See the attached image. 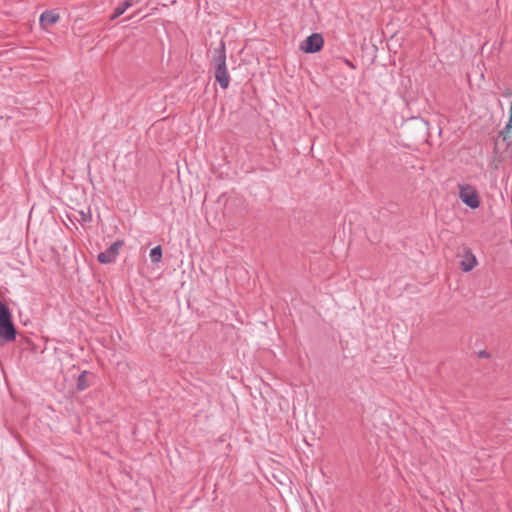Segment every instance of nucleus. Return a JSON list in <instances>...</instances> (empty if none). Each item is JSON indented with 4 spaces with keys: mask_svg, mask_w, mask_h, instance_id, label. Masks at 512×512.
<instances>
[{
    "mask_svg": "<svg viewBox=\"0 0 512 512\" xmlns=\"http://www.w3.org/2000/svg\"><path fill=\"white\" fill-rule=\"evenodd\" d=\"M16 328L9 307L0 300V347L16 339Z\"/></svg>",
    "mask_w": 512,
    "mask_h": 512,
    "instance_id": "obj_2",
    "label": "nucleus"
},
{
    "mask_svg": "<svg viewBox=\"0 0 512 512\" xmlns=\"http://www.w3.org/2000/svg\"><path fill=\"white\" fill-rule=\"evenodd\" d=\"M213 63L216 82L222 89H227L230 84V75L226 66V50L223 41H221L219 47L214 50Z\"/></svg>",
    "mask_w": 512,
    "mask_h": 512,
    "instance_id": "obj_1",
    "label": "nucleus"
},
{
    "mask_svg": "<svg viewBox=\"0 0 512 512\" xmlns=\"http://www.w3.org/2000/svg\"><path fill=\"white\" fill-rule=\"evenodd\" d=\"M149 257L152 263H158L162 258L161 246H156L150 250Z\"/></svg>",
    "mask_w": 512,
    "mask_h": 512,
    "instance_id": "obj_10",
    "label": "nucleus"
},
{
    "mask_svg": "<svg viewBox=\"0 0 512 512\" xmlns=\"http://www.w3.org/2000/svg\"><path fill=\"white\" fill-rule=\"evenodd\" d=\"M80 215H81V221H83V222H88L91 220V213L89 210H88V212L81 211Z\"/></svg>",
    "mask_w": 512,
    "mask_h": 512,
    "instance_id": "obj_11",
    "label": "nucleus"
},
{
    "mask_svg": "<svg viewBox=\"0 0 512 512\" xmlns=\"http://www.w3.org/2000/svg\"><path fill=\"white\" fill-rule=\"evenodd\" d=\"M60 19V16L57 12L53 10L44 11L39 18V23L43 29H49L55 23H57Z\"/></svg>",
    "mask_w": 512,
    "mask_h": 512,
    "instance_id": "obj_6",
    "label": "nucleus"
},
{
    "mask_svg": "<svg viewBox=\"0 0 512 512\" xmlns=\"http://www.w3.org/2000/svg\"><path fill=\"white\" fill-rule=\"evenodd\" d=\"M122 244L123 243L121 241H116L111 244L105 251L98 254V261L101 264H110L114 262L118 255V250Z\"/></svg>",
    "mask_w": 512,
    "mask_h": 512,
    "instance_id": "obj_5",
    "label": "nucleus"
},
{
    "mask_svg": "<svg viewBox=\"0 0 512 512\" xmlns=\"http://www.w3.org/2000/svg\"><path fill=\"white\" fill-rule=\"evenodd\" d=\"M479 355H480L481 357H486V356H487V353H486L485 351H481V352L479 353Z\"/></svg>",
    "mask_w": 512,
    "mask_h": 512,
    "instance_id": "obj_13",
    "label": "nucleus"
},
{
    "mask_svg": "<svg viewBox=\"0 0 512 512\" xmlns=\"http://www.w3.org/2000/svg\"><path fill=\"white\" fill-rule=\"evenodd\" d=\"M133 0H125L120 3L115 9L114 12L110 16V20H115L119 16H121L128 8L133 5Z\"/></svg>",
    "mask_w": 512,
    "mask_h": 512,
    "instance_id": "obj_8",
    "label": "nucleus"
},
{
    "mask_svg": "<svg viewBox=\"0 0 512 512\" xmlns=\"http://www.w3.org/2000/svg\"><path fill=\"white\" fill-rule=\"evenodd\" d=\"M477 265V259L472 252H467L461 261V269L464 272L471 271Z\"/></svg>",
    "mask_w": 512,
    "mask_h": 512,
    "instance_id": "obj_7",
    "label": "nucleus"
},
{
    "mask_svg": "<svg viewBox=\"0 0 512 512\" xmlns=\"http://www.w3.org/2000/svg\"><path fill=\"white\" fill-rule=\"evenodd\" d=\"M459 198L471 209H477L480 205L478 193L471 185H462L459 187Z\"/></svg>",
    "mask_w": 512,
    "mask_h": 512,
    "instance_id": "obj_3",
    "label": "nucleus"
},
{
    "mask_svg": "<svg viewBox=\"0 0 512 512\" xmlns=\"http://www.w3.org/2000/svg\"><path fill=\"white\" fill-rule=\"evenodd\" d=\"M345 63L352 69H355V66L353 65V63L350 61V60H345Z\"/></svg>",
    "mask_w": 512,
    "mask_h": 512,
    "instance_id": "obj_12",
    "label": "nucleus"
},
{
    "mask_svg": "<svg viewBox=\"0 0 512 512\" xmlns=\"http://www.w3.org/2000/svg\"><path fill=\"white\" fill-rule=\"evenodd\" d=\"M88 386L87 371H83L77 379L76 387L79 391H83L88 388Z\"/></svg>",
    "mask_w": 512,
    "mask_h": 512,
    "instance_id": "obj_9",
    "label": "nucleus"
},
{
    "mask_svg": "<svg viewBox=\"0 0 512 512\" xmlns=\"http://www.w3.org/2000/svg\"><path fill=\"white\" fill-rule=\"evenodd\" d=\"M324 40L321 34L313 33L309 35L301 45V49L306 53H316L323 47Z\"/></svg>",
    "mask_w": 512,
    "mask_h": 512,
    "instance_id": "obj_4",
    "label": "nucleus"
}]
</instances>
